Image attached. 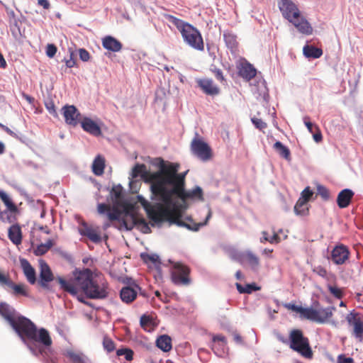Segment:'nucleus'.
<instances>
[{
    "instance_id": "5",
    "label": "nucleus",
    "mask_w": 363,
    "mask_h": 363,
    "mask_svg": "<svg viewBox=\"0 0 363 363\" xmlns=\"http://www.w3.org/2000/svg\"><path fill=\"white\" fill-rule=\"evenodd\" d=\"M162 203H156L152 205L147 215L150 220L155 223H160L163 220H167L174 223V221L178 220V217H181L179 210L175 206V204L172 199V202L169 204L164 201Z\"/></svg>"
},
{
    "instance_id": "41",
    "label": "nucleus",
    "mask_w": 363,
    "mask_h": 363,
    "mask_svg": "<svg viewBox=\"0 0 363 363\" xmlns=\"http://www.w3.org/2000/svg\"><path fill=\"white\" fill-rule=\"evenodd\" d=\"M307 202L298 199L295 206L294 211L297 215L305 216L308 213V209L306 207Z\"/></svg>"
},
{
    "instance_id": "1",
    "label": "nucleus",
    "mask_w": 363,
    "mask_h": 363,
    "mask_svg": "<svg viewBox=\"0 0 363 363\" xmlns=\"http://www.w3.org/2000/svg\"><path fill=\"white\" fill-rule=\"evenodd\" d=\"M57 281L62 289L73 296H77L78 300L85 304L88 303L85 301L82 294L91 299H104L108 296V283L106 281L98 283L94 281L93 273L89 269L74 272V277L69 280L59 277Z\"/></svg>"
},
{
    "instance_id": "21",
    "label": "nucleus",
    "mask_w": 363,
    "mask_h": 363,
    "mask_svg": "<svg viewBox=\"0 0 363 363\" xmlns=\"http://www.w3.org/2000/svg\"><path fill=\"white\" fill-rule=\"evenodd\" d=\"M211 216H212V212L209 209L204 222L194 223L192 220H191L190 223H188L186 222L181 220H180L181 217H178V220H177V221H174V223H176L179 226L185 227L187 229L193 230V231H198L201 227L207 224L208 220L211 218Z\"/></svg>"
},
{
    "instance_id": "40",
    "label": "nucleus",
    "mask_w": 363,
    "mask_h": 363,
    "mask_svg": "<svg viewBox=\"0 0 363 363\" xmlns=\"http://www.w3.org/2000/svg\"><path fill=\"white\" fill-rule=\"evenodd\" d=\"M316 310L312 308H303L301 315L308 320L316 322L318 318Z\"/></svg>"
},
{
    "instance_id": "56",
    "label": "nucleus",
    "mask_w": 363,
    "mask_h": 363,
    "mask_svg": "<svg viewBox=\"0 0 363 363\" xmlns=\"http://www.w3.org/2000/svg\"><path fill=\"white\" fill-rule=\"evenodd\" d=\"M78 52L80 60H82L84 62H87L89 60L90 55L86 50H85L84 48H80Z\"/></svg>"
},
{
    "instance_id": "35",
    "label": "nucleus",
    "mask_w": 363,
    "mask_h": 363,
    "mask_svg": "<svg viewBox=\"0 0 363 363\" xmlns=\"http://www.w3.org/2000/svg\"><path fill=\"white\" fill-rule=\"evenodd\" d=\"M223 38L226 46L231 50H234L238 47L237 36L231 32L225 31Z\"/></svg>"
},
{
    "instance_id": "53",
    "label": "nucleus",
    "mask_w": 363,
    "mask_h": 363,
    "mask_svg": "<svg viewBox=\"0 0 363 363\" xmlns=\"http://www.w3.org/2000/svg\"><path fill=\"white\" fill-rule=\"evenodd\" d=\"M57 50V47L54 44H48L46 47V55L49 57H53Z\"/></svg>"
},
{
    "instance_id": "14",
    "label": "nucleus",
    "mask_w": 363,
    "mask_h": 363,
    "mask_svg": "<svg viewBox=\"0 0 363 363\" xmlns=\"http://www.w3.org/2000/svg\"><path fill=\"white\" fill-rule=\"evenodd\" d=\"M79 233L81 235L88 238L94 243H99L101 241V233L98 228H95L85 222L82 223L79 228Z\"/></svg>"
},
{
    "instance_id": "59",
    "label": "nucleus",
    "mask_w": 363,
    "mask_h": 363,
    "mask_svg": "<svg viewBox=\"0 0 363 363\" xmlns=\"http://www.w3.org/2000/svg\"><path fill=\"white\" fill-rule=\"evenodd\" d=\"M313 272L320 277L323 278H325L328 274L327 270L321 266H318L314 268Z\"/></svg>"
},
{
    "instance_id": "31",
    "label": "nucleus",
    "mask_w": 363,
    "mask_h": 363,
    "mask_svg": "<svg viewBox=\"0 0 363 363\" xmlns=\"http://www.w3.org/2000/svg\"><path fill=\"white\" fill-rule=\"evenodd\" d=\"M175 196L182 200H186L187 199H191V198H195V197L199 198L200 200L203 199V191H202L201 188L199 186H196L192 191H189V192L186 191L185 189H184L182 195L176 194Z\"/></svg>"
},
{
    "instance_id": "24",
    "label": "nucleus",
    "mask_w": 363,
    "mask_h": 363,
    "mask_svg": "<svg viewBox=\"0 0 363 363\" xmlns=\"http://www.w3.org/2000/svg\"><path fill=\"white\" fill-rule=\"evenodd\" d=\"M82 128L87 133L98 136L101 133L100 127L91 119L84 118L81 121Z\"/></svg>"
},
{
    "instance_id": "12",
    "label": "nucleus",
    "mask_w": 363,
    "mask_h": 363,
    "mask_svg": "<svg viewBox=\"0 0 363 363\" xmlns=\"http://www.w3.org/2000/svg\"><path fill=\"white\" fill-rule=\"evenodd\" d=\"M196 82L201 90L206 95L216 96L220 93L219 87L215 84L212 79H197Z\"/></svg>"
},
{
    "instance_id": "18",
    "label": "nucleus",
    "mask_w": 363,
    "mask_h": 363,
    "mask_svg": "<svg viewBox=\"0 0 363 363\" xmlns=\"http://www.w3.org/2000/svg\"><path fill=\"white\" fill-rule=\"evenodd\" d=\"M186 173L177 174V179L174 181L172 187L169 190V203L172 202V198L176 194L182 195L183 189L185 186Z\"/></svg>"
},
{
    "instance_id": "32",
    "label": "nucleus",
    "mask_w": 363,
    "mask_h": 363,
    "mask_svg": "<svg viewBox=\"0 0 363 363\" xmlns=\"http://www.w3.org/2000/svg\"><path fill=\"white\" fill-rule=\"evenodd\" d=\"M335 310V307H328L325 308H320L316 310L318 313V318L316 319L317 323H325L330 318L332 317L333 311Z\"/></svg>"
},
{
    "instance_id": "25",
    "label": "nucleus",
    "mask_w": 363,
    "mask_h": 363,
    "mask_svg": "<svg viewBox=\"0 0 363 363\" xmlns=\"http://www.w3.org/2000/svg\"><path fill=\"white\" fill-rule=\"evenodd\" d=\"M238 74L246 81H250L256 76L257 71L251 64L246 62L240 66Z\"/></svg>"
},
{
    "instance_id": "45",
    "label": "nucleus",
    "mask_w": 363,
    "mask_h": 363,
    "mask_svg": "<svg viewBox=\"0 0 363 363\" xmlns=\"http://www.w3.org/2000/svg\"><path fill=\"white\" fill-rule=\"evenodd\" d=\"M354 334L357 338H362L363 336V323L359 320L354 323Z\"/></svg>"
},
{
    "instance_id": "30",
    "label": "nucleus",
    "mask_w": 363,
    "mask_h": 363,
    "mask_svg": "<svg viewBox=\"0 0 363 363\" xmlns=\"http://www.w3.org/2000/svg\"><path fill=\"white\" fill-rule=\"evenodd\" d=\"M156 345L163 352H169L172 347V339L167 335H162L157 339Z\"/></svg>"
},
{
    "instance_id": "36",
    "label": "nucleus",
    "mask_w": 363,
    "mask_h": 363,
    "mask_svg": "<svg viewBox=\"0 0 363 363\" xmlns=\"http://www.w3.org/2000/svg\"><path fill=\"white\" fill-rule=\"evenodd\" d=\"M274 148L281 157L286 160H291V152L289 149L286 146L284 145L281 142L277 141L274 144Z\"/></svg>"
},
{
    "instance_id": "22",
    "label": "nucleus",
    "mask_w": 363,
    "mask_h": 363,
    "mask_svg": "<svg viewBox=\"0 0 363 363\" xmlns=\"http://www.w3.org/2000/svg\"><path fill=\"white\" fill-rule=\"evenodd\" d=\"M136 289H140V287L138 285H135L134 288L131 286L123 287L120 292L121 300L126 303L133 302L137 296Z\"/></svg>"
},
{
    "instance_id": "63",
    "label": "nucleus",
    "mask_w": 363,
    "mask_h": 363,
    "mask_svg": "<svg viewBox=\"0 0 363 363\" xmlns=\"http://www.w3.org/2000/svg\"><path fill=\"white\" fill-rule=\"evenodd\" d=\"M213 72L214 73V75L216 77V79H218L219 81L223 82L225 80L223 72L220 69H215L213 70Z\"/></svg>"
},
{
    "instance_id": "62",
    "label": "nucleus",
    "mask_w": 363,
    "mask_h": 363,
    "mask_svg": "<svg viewBox=\"0 0 363 363\" xmlns=\"http://www.w3.org/2000/svg\"><path fill=\"white\" fill-rule=\"evenodd\" d=\"M65 65L69 68H72V67H74V65H76V60L74 57L73 52L70 53L69 59L65 60Z\"/></svg>"
},
{
    "instance_id": "9",
    "label": "nucleus",
    "mask_w": 363,
    "mask_h": 363,
    "mask_svg": "<svg viewBox=\"0 0 363 363\" xmlns=\"http://www.w3.org/2000/svg\"><path fill=\"white\" fill-rule=\"evenodd\" d=\"M278 6L284 18L289 21L299 17L301 11L291 0H278Z\"/></svg>"
},
{
    "instance_id": "64",
    "label": "nucleus",
    "mask_w": 363,
    "mask_h": 363,
    "mask_svg": "<svg viewBox=\"0 0 363 363\" xmlns=\"http://www.w3.org/2000/svg\"><path fill=\"white\" fill-rule=\"evenodd\" d=\"M286 307L289 309H291L293 311H295V312L298 313L300 314H301V312H302V310H303V307L302 306H296V305H294V304H289L288 306H286Z\"/></svg>"
},
{
    "instance_id": "55",
    "label": "nucleus",
    "mask_w": 363,
    "mask_h": 363,
    "mask_svg": "<svg viewBox=\"0 0 363 363\" xmlns=\"http://www.w3.org/2000/svg\"><path fill=\"white\" fill-rule=\"evenodd\" d=\"M304 123L310 133H313L315 130H318V127L317 125L313 124L309 121V118H308V117L304 118Z\"/></svg>"
},
{
    "instance_id": "58",
    "label": "nucleus",
    "mask_w": 363,
    "mask_h": 363,
    "mask_svg": "<svg viewBox=\"0 0 363 363\" xmlns=\"http://www.w3.org/2000/svg\"><path fill=\"white\" fill-rule=\"evenodd\" d=\"M236 286H237L238 291L241 294L251 293L253 289L252 285H250V284H247L246 288H243L241 284L237 283Z\"/></svg>"
},
{
    "instance_id": "10",
    "label": "nucleus",
    "mask_w": 363,
    "mask_h": 363,
    "mask_svg": "<svg viewBox=\"0 0 363 363\" xmlns=\"http://www.w3.org/2000/svg\"><path fill=\"white\" fill-rule=\"evenodd\" d=\"M348 247L342 244L336 245L331 252V259L337 265L343 264L350 257Z\"/></svg>"
},
{
    "instance_id": "2",
    "label": "nucleus",
    "mask_w": 363,
    "mask_h": 363,
    "mask_svg": "<svg viewBox=\"0 0 363 363\" xmlns=\"http://www.w3.org/2000/svg\"><path fill=\"white\" fill-rule=\"evenodd\" d=\"M179 167L178 164L172 163L165 165L162 160L160 171L150 174L152 193L160 201H164L167 204L169 203L170 190L167 185L172 186L174 181L177 177Z\"/></svg>"
},
{
    "instance_id": "49",
    "label": "nucleus",
    "mask_w": 363,
    "mask_h": 363,
    "mask_svg": "<svg viewBox=\"0 0 363 363\" xmlns=\"http://www.w3.org/2000/svg\"><path fill=\"white\" fill-rule=\"evenodd\" d=\"M313 192L310 189V187L308 186L305 188L303 191L301 192V196L299 199L305 202H308L313 196Z\"/></svg>"
},
{
    "instance_id": "47",
    "label": "nucleus",
    "mask_w": 363,
    "mask_h": 363,
    "mask_svg": "<svg viewBox=\"0 0 363 363\" xmlns=\"http://www.w3.org/2000/svg\"><path fill=\"white\" fill-rule=\"evenodd\" d=\"M328 289L330 293L337 298H341L343 296L342 290L336 286L328 285Z\"/></svg>"
},
{
    "instance_id": "11",
    "label": "nucleus",
    "mask_w": 363,
    "mask_h": 363,
    "mask_svg": "<svg viewBox=\"0 0 363 363\" xmlns=\"http://www.w3.org/2000/svg\"><path fill=\"white\" fill-rule=\"evenodd\" d=\"M132 206H127L125 208V217H130L131 220V223L128 225L126 218L123 219V225H125L126 229L130 230L133 228V227L135 225H142L147 230H150V228L148 227V225L143 217H139L135 213L131 211Z\"/></svg>"
},
{
    "instance_id": "43",
    "label": "nucleus",
    "mask_w": 363,
    "mask_h": 363,
    "mask_svg": "<svg viewBox=\"0 0 363 363\" xmlns=\"http://www.w3.org/2000/svg\"><path fill=\"white\" fill-rule=\"evenodd\" d=\"M140 257L145 263H152L155 264L160 263V257L157 255H150L147 253H142L140 255Z\"/></svg>"
},
{
    "instance_id": "54",
    "label": "nucleus",
    "mask_w": 363,
    "mask_h": 363,
    "mask_svg": "<svg viewBox=\"0 0 363 363\" xmlns=\"http://www.w3.org/2000/svg\"><path fill=\"white\" fill-rule=\"evenodd\" d=\"M111 206L106 203H99L97 206V211L99 214L106 213L108 215L110 211Z\"/></svg>"
},
{
    "instance_id": "19",
    "label": "nucleus",
    "mask_w": 363,
    "mask_h": 363,
    "mask_svg": "<svg viewBox=\"0 0 363 363\" xmlns=\"http://www.w3.org/2000/svg\"><path fill=\"white\" fill-rule=\"evenodd\" d=\"M226 345L225 337L223 335H218L213 337L211 348L216 355L221 357L225 354Z\"/></svg>"
},
{
    "instance_id": "13",
    "label": "nucleus",
    "mask_w": 363,
    "mask_h": 363,
    "mask_svg": "<svg viewBox=\"0 0 363 363\" xmlns=\"http://www.w3.org/2000/svg\"><path fill=\"white\" fill-rule=\"evenodd\" d=\"M40 272L38 284L45 289H49L48 283L54 280V275L45 262L41 261L40 262Z\"/></svg>"
},
{
    "instance_id": "33",
    "label": "nucleus",
    "mask_w": 363,
    "mask_h": 363,
    "mask_svg": "<svg viewBox=\"0 0 363 363\" xmlns=\"http://www.w3.org/2000/svg\"><path fill=\"white\" fill-rule=\"evenodd\" d=\"M65 355L69 359L72 363H88L87 357L82 352L67 350Z\"/></svg>"
},
{
    "instance_id": "39",
    "label": "nucleus",
    "mask_w": 363,
    "mask_h": 363,
    "mask_svg": "<svg viewBox=\"0 0 363 363\" xmlns=\"http://www.w3.org/2000/svg\"><path fill=\"white\" fill-rule=\"evenodd\" d=\"M13 291L14 295H22L23 296H28V294L24 284H16L12 281L8 286Z\"/></svg>"
},
{
    "instance_id": "61",
    "label": "nucleus",
    "mask_w": 363,
    "mask_h": 363,
    "mask_svg": "<svg viewBox=\"0 0 363 363\" xmlns=\"http://www.w3.org/2000/svg\"><path fill=\"white\" fill-rule=\"evenodd\" d=\"M354 359L352 357H347L345 354H340L337 357L338 363H353Z\"/></svg>"
},
{
    "instance_id": "37",
    "label": "nucleus",
    "mask_w": 363,
    "mask_h": 363,
    "mask_svg": "<svg viewBox=\"0 0 363 363\" xmlns=\"http://www.w3.org/2000/svg\"><path fill=\"white\" fill-rule=\"evenodd\" d=\"M140 325L145 330L150 332L154 330L155 324L153 319L147 315H143L140 318Z\"/></svg>"
},
{
    "instance_id": "16",
    "label": "nucleus",
    "mask_w": 363,
    "mask_h": 363,
    "mask_svg": "<svg viewBox=\"0 0 363 363\" xmlns=\"http://www.w3.org/2000/svg\"><path fill=\"white\" fill-rule=\"evenodd\" d=\"M17 220L8 229V238L11 242L16 245H19L22 242L23 235L21 225L16 223Z\"/></svg>"
},
{
    "instance_id": "60",
    "label": "nucleus",
    "mask_w": 363,
    "mask_h": 363,
    "mask_svg": "<svg viewBox=\"0 0 363 363\" xmlns=\"http://www.w3.org/2000/svg\"><path fill=\"white\" fill-rule=\"evenodd\" d=\"M48 251V247L43 243L39 245L35 250V254L38 256L43 255Z\"/></svg>"
},
{
    "instance_id": "3",
    "label": "nucleus",
    "mask_w": 363,
    "mask_h": 363,
    "mask_svg": "<svg viewBox=\"0 0 363 363\" xmlns=\"http://www.w3.org/2000/svg\"><path fill=\"white\" fill-rule=\"evenodd\" d=\"M11 326L24 342L29 340L40 342L45 347L52 345L48 331L45 328L38 330L36 325L30 319L23 315H18Z\"/></svg>"
},
{
    "instance_id": "51",
    "label": "nucleus",
    "mask_w": 363,
    "mask_h": 363,
    "mask_svg": "<svg viewBox=\"0 0 363 363\" xmlns=\"http://www.w3.org/2000/svg\"><path fill=\"white\" fill-rule=\"evenodd\" d=\"M252 122L255 125V126L259 130H264L267 126V123L260 118H252Z\"/></svg>"
},
{
    "instance_id": "34",
    "label": "nucleus",
    "mask_w": 363,
    "mask_h": 363,
    "mask_svg": "<svg viewBox=\"0 0 363 363\" xmlns=\"http://www.w3.org/2000/svg\"><path fill=\"white\" fill-rule=\"evenodd\" d=\"M304 55L308 58L317 59L322 56L323 50L312 45H305L303 49Z\"/></svg>"
},
{
    "instance_id": "48",
    "label": "nucleus",
    "mask_w": 363,
    "mask_h": 363,
    "mask_svg": "<svg viewBox=\"0 0 363 363\" xmlns=\"http://www.w3.org/2000/svg\"><path fill=\"white\" fill-rule=\"evenodd\" d=\"M120 215L121 211L118 208H113L112 210L110 208L107 217L110 221H114L119 220Z\"/></svg>"
},
{
    "instance_id": "17",
    "label": "nucleus",
    "mask_w": 363,
    "mask_h": 363,
    "mask_svg": "<svg viewBox=\"0 0 363 363\" xmlns=\"http://www.w3.org/2000/svg\"><path fill=\"white\" fill-rule=\"evenodd\" d=\"M302 34L311 35L313 33V28L308 21L303 17L301 13L299 17L294 18V20L289 21Z\"/></svg>"
},
{
    "instance_id": "50",
    "label": "nucleus",
    "mask_w": 363,
    "mask_h": 363,
    "mask_svg": "<svg viewBox=\"0 0 363 363\" xmlns=\"http://www.w3.org/2000/svg\"><path fill=\"white\" fill-rule=\"evenodd\" d=\"M137 201L138 203L141 204V206L143 207V208L145 210L146 213L147 211L150 209V208L152 206L143 196L138 195L137 196Z\"/></svg>"
},
{
    "instance_id": "52",
    "label": "nucleus",
    "mask_w": 363,
    "mask_h": 363,
    "mask_svg": "<svg viewBox=\"0 0 363 363\" xmlns=\"http://www.w3.org/2000/svg\"><path fill=\"white\" fill-rule=\"evenodd\" d=\"M318 192L321 196V197L325 200H328L330 197V192L328 189L323 186H318Z\"/></svg>"
},
{
    "instance_id": "7",
    "label": "nucleus",
    "mask_w": 363,
    "mask_h": 363,
    "mask_svg": "<svg viewBox=\"0 0 363 363\" xmlns=\"http://www.w3.org/2000/svg\"><path fill=\"white\" fill-rule=\"evenodd\" d=\"M190 268L182 262H174L171 272L172 282L176 285L188 286L191 284Z\"/></svg>"
},
{
    "instance_id": "42",
    "label": "nucleus",
    "mask_w": 363,
    "mask_h": 363,
    "mask_svg": "<svg viewBox=\"0 0 363 363\" xmlns=\"http://www.w3.org/2000/svg\"><path fill=\"white\" fill-rule=\"evenodd\" d=\"M146 174V166L144 164H137L132 169L131 177L133 178H136L139 175L144 177Z\"/></svg>"
},
{
    "instance_id": "29",
    "label": "nucleus",
    "mask_w": 363,
    "mask_h": 363,
    "mask_svg": "<svg viewBox=\"0 0 363 363\" xmlns=\"http://www.w3.org/2000/svg\"><path fill=\"white\" fill-rule=\"evenodd\" d=\"M92 172L96 176H101L104 172L105 159L103 156L97 155L92 163Z\"/></svg>"
},
{
    "instance_id": "15",
    "label": "nucleus",
    "mask_w": 363,
    "mask_h": 363,
    "mask_svg": "<svg viewBox=\"0 0 363 363\" xmlns=\"http://www.w3.org/2000/svg\"><path fill=\"white\" fill-rule=\"evenodd\" d=\"M63 111V115L67 124L75 126L81 121V114L74 106H65Z\"/></svg>"
},
{
    "instance_id": "4",
    "label": "nucleus",
    "mask_w": 363,
    "mask_h": 363,
    "mask_svg": "<svg viewBox=\"0 0 363 363\" xmlns=\"http://www.w3.org/2000/svg\"><path fill=\"white\" fill-rule=\"evenodd\" d=\"M168 20L179 30L186 44L195 50H203L204 44L203 38L200 32L196 28L189 23L171 15L168 16Z\"/></svg>"
},
{
    "instance_id": "46",
    "label": "nucleus",
    "mask_w": 363,
    "mask_h": 363,
    "mask_svg": "<svg viewBox=\"0 0 363 363\" xmlns=\"http://www.w3.org/2000/svg\"><path fill=\"white\" fill-rule=\"evenodd\" d=\"M103 346L108 352H113L116 347L114 342L108 337H104L103 340Z\"/></svg>"
},
{
    "instance_id": "26",
    "label": "nucleus",
    "mask_w": 363,
    "mask_h": 363,
    "mask_svg": "<svg viewBox=\"0 0 363 363\" xmlns=\"http://www.w3.org/2000/svg\"><path fill=\"white\" fill-rule=\"evenodd\" d=\"M0 314L9 323L10 325L15 321L18 315L6 303L0 304Z\"/></svg>"
},
{
    "instance_id": "44",
    "label": "nucleus",
    "mask_w": 363,
    "mask_h": 363,
    "mask_svg": "<svg viewBox=\"0 0 363 363\" xmlns=\"http://www.w3.org/2000/svg\"><path fill=\"white\" fill-rule=\"evenodd\" d=\"M133 351L131 349L123 347L116 350L117 356H124L127 361H131L133 359Z\"/></svg>"
},
{
    "instance_id": "38",
    "label": "nucleus",
    "mask_w": 363,
    "mask_h": 363,
    "mask_svg": "<svg viewBox=\"0 0 363 363\" xmlns=\"http://www.w3.org/2000/svg\"><path fill=\"white\" fill-rule=\"evenodd\" d=\"M111 197L116 203H119L123 198V187L118 184L113 186L111 191Z\"/></svg>"
},
{
    "instance_id": "57",
    "label": "nucleus",
    "mask_w": 363,
    "mask_h": 363,
    "mask_svg": "<svg viewBox=\"0 0 363 363\" xmlns=\"http://www.w3.org/2000/svg\"><path fill=\"white\" fill-rule=\"evenodd\" d=\"M11 280L10 279L9 275L6 274L0 271V284L1 285L9 286L11 284Z\"/></svg>"
},
{
    "instance_id": "6",
    "label": "nucleus",
    "mask_w": 363,
    "mask_h": 363,
    "mask_svg": "<svg viewBox=\"0 0 363 363\" xmlns=\"http://www.w3.org/2000/svg\"><path fill=\"white\" fill-rule=\"evenodd\" d=\"M289 346L303 357L311 359L313 357L309 340L299 329L291 330L289 335Z\"/></svg>"
},
{
    "instance_id": "8",
    "label": "nucleus",
    "mask_w": 363,
    "mask_h": 363,
    "mask_svg": "<svg viewBox=\"0 0 363 363\" xmlns=\"http://www.w3.org/2000/svg\"><path fill=\"white\" fill-rule=\"evenodd\" d=\"M191 150L194 155L203 161L210 160L213 156L212 150L210 146L198 138L192 140Z\"/></svg>"
},
{
    "instance_id": "23",
    "label": "nucleus",
    "mask_w": 363,
    "mask_h": 363,
    "mask_svg": "<svg viewBox=\"0 0 363 363\" xmlns=\"http://www.w3.org/2000/svg\"><path fill=\"white\" fill-rule=\"evenodd\" d=\"M240 262L242 264H248L252 269L257 270L259 266V259L251 252H247L240 257Z\"/></svg>"
},
{
    "instance_id": "27",
    "label": "nucleus",
    "mask_w": 363,
    "mask_h": 363,
    "mask_svg": "<svg viewBox=\"0 0 363 363\" xmlns=\"http://www.w3.org/2000/svg\"><path fill=\"white\" fill-rule=\"evenodd\" d=\"M103 47L112 52H119L122 49V44L112 36H106L102 40Z\"/></svg>"
},
{
    "instance_id": "28",
    "label": "nucleus",
    "mask_w": 363,
    "mask_h": 363,
    "mask_svg": "<svg viewBox=\"0 0 363 363\" xmlns=\"http://www.w3.org/2000/svg\"><path fill=\"white\" fill-rule=\"evenodd\" d=\"M21 265L28 281L30 284H34L36 282L35 272L34 268L26 259H23L21 261Z\"/></svg>"
},
{
    "instance_id": "20",
    "label": "nucleus",
    "mask_w": 363,
    "mask_h": 363,
    "mask_svg": "<svg viewBox=\"0 0 363 363\" xmlns=\"http://www.w3.org/2000/svg\"><path fill=\"white\" fill-rule=\"evenodd\" d=\"M354 192L349 189L342 190L337 195V203L339 208H347L351 203Z\"/></svg>"
}]
</instances>
